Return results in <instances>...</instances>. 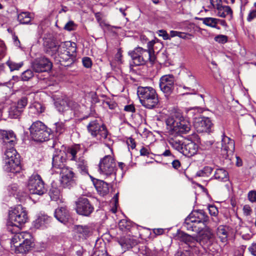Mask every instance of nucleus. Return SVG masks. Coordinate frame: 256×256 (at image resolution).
Segmentation results:
<instances>
[{
  "instance_id": "0e129e2a",
  "label": "nucleus",
  "mask_w": 256,
  "mask_h": 256,
  "mask_svg": "<svg viewBox=\"0 0 256 256\" xmlns=\"http://www.w3.org/2000/svg\"><path fill=\"white\" fill-rule=\"evenodd\" d=\"M124 110L128 112H134L136 111V108L133 104H128L124 106Z\"/></svg>"
},
{
  "instance_id": "1a4fd4ad",
  "label": "nucleus",
  "mask_w": 256,
  "mask_h": 256,
  "mask_svg": "<svg viewBox=\"0 0 256 256\" xmlns=\"http://www.w3.org/2000/svg\"><path fill=\"white\" fill-rule=\"evenodd\" d=\"M176 237L177 240L186 244L190 248L189 251L192 252L198 256H200L202 253L204 248L201 245V242L198 240V238L180 230L178 231Z\"/></svg>"
},
{
  "instance_id": "412c9836",
  "label": "nucleus",
  "mask_w": 256,
  "mask_h": 256,
  "mask_svg": "<svg viewBox=\"0 0 256 256\" xmlns=\"http://www.w3.org/2000/svg\"><path fill=\"white\" fill-rule=\"evenodd\" d=\"M221 150L224 154H232L234 150V140L227 136L224 132H222V136Z\"/></svg>"
},
{
  "instance_id": "393cba45",
  "label": "nucleus",
  "mask_w": 256,
  "mask_h": 256,
  "mask_svg": "<svg viewBox=\"0 0 256 256\" xmlns=\"http://www.w3.org/2000/svg\"><path fill=\"white\" fill-rule=\"evenodd\" d=\"M34 246L30 237L26 236L18 245L16 246L15 252L18 253H25L28 252Z\"/></svg>"
},
{
  "instance_id": "cd10ccee",
  "label": "nucleus",
  "mask_w": 256,
  "mask_h": 256,
  "mask_svg": "<svg viewBox=\"0 0 256 256\" xmlns=\"http://www.w3.org/2000/svg\"><path fill=\"white\" fill-rule=\"evenodd\" d=\"M168 135V140L169 144L172 148L181 153L184 144V142H182V140H180L182 138H178L179 136Z\"/></svg>"
},
{
  "instance_id": "603ef678",
  "label": "nucleus",
  "mask_w": 256,
  "mask_h": 256,
  "mask_svg": "<svg viewBox=\"0 0 256 256\" xmlns=\"http://www.w3.org/2000/svg\"><path fill=\"white\" fill-rule=\"evenodd\" d=\"M76 28V25L72 20L68 22L64 26V29L68 31L74 30Z\"/></svg>"
},
{
  "instance_id": "de8ad7c7",
  "label": "nucleus",
  "mask_w": 256,
  "mask_h": 256,
  "mask_svg": "<svg viewBox=\"0 0 256 256\" xmlns=\"http://www.w3.org/2000/svg\"><path fill=\"white\" fill-rule=\"evenodd\" d=\"M6 64L9 67L10 71L18 70L23 65L22 62L17 63L12 60H9L6 62Z\"/></svg>"
},
{
  "instance_id": "b1692460",
  "label": "nucleus",
  "mask_w": 256,
  "mask_h": 256,
  "mask_svg": "<svg viewBox=\"0 0 256 256\" xmlns=\"http://www.w3.org/2000/svg\"><path fill=\"white\" fill-rule=\"evenodd\" d=\"M118 242L122 250L126 252L137 244V241L130 236H121L118 239Z\"/></svg>"
},
{
  "instance_id": "a211bd4d",
  "label": "nucleus",
  "mask_w": 256,
  "mask_h": 256,
  "mask_svg": "<svg viewBox=\"0 0 256 256\" xmlns=\"http://www.w3.org/2000/svg\"><path fill=\"white\" fill-rule=\"evenodd\" d=\"M196 233L198 236L195 237L198 238L200 242H207L210 241L214 238V234L212 230L208 225L200 226Z\"/></svg>"
},
{
  "instance_id": "20e7f679",
  "label": "nucleus",
  "mask_w": 256,
  "mask_h": 256,
  "mask_svg": "<svg viewBox=\"0 0 256 256\" xmlns=\"http://www.w3.org/2000/svg\"><path fill=\"white\" fill-rule=\"evenodd\" d=\"M137 94L142 105L148 109L156 108L160 102L156 90L151 86H138Z\"/></svg>"
},
{
  "instance_id": "c9c22d12",
  "label": "nucleus",
  "mask_w": 256,
  "mask_h": 256,
  "mask_svg": "<svg viewBox=\"0 0 256 256\" xmlns=\"http://www.w3.org/2000/svg\"><path fill=\"white\" fill-rule=\"evenodd\" d=\"M45 107L38 102H34L30 104L29 106V113L38 116L44 112Z\"/></svg>"
},
{
  "instance_id": "4c0bfd02",
  "label": "nucleus",
  "mask_w": 256,
  "mask_h": 256,
  "mask_svg": "<svg viewBox=\"0 0 256 256\" xmlns=\"http://www.w3.org/2000/svg\"><path fill=\"white\" fill-rule=\"evenodd\" d=\"M214 177L219 181L226 182L228 180V174L224 168H218L215 172Z\"/></svg>"
},
{
  "instance_id": "9b49d317",
  "label": "nucleus",
  "mask_w": 256,
  "mask_h": 256,
  "mask_svg": "<svg viewBox=\"0 0 256 256\" xmlns=\"http://www.w3.org/2000/svg\"><path fill=\"white\" fill-rule=\"evenodd\" d=\"M60 172V183L64 188H70L76 184V176L72 168L64 166Z\"/></svg>"
},
{
  "instance_id": "9d476101",
  "label": "nucleus",
  "mask_w": 256,
  "mask_h": 256,
  "mask_svg": "<svg viewBox=\"0 0 256 256\" xmlns=\"http://www.w3.org/2000/svg\"><path fill=\"white\" fill-rule=\"evenodd\" d=\"M28 188L31 194L42 195L46 190L40 176L38 174L32 175L29 178Z\"/></svg>"
},
{
  "instance_id": "7c9ffc66",
  "label": "nucleus",
  "mask_w": 256,
  "mask_h": 256,
  "mask_svg": "<svg viewBox=\"0 0 256 256\" xmlns=\"http://www.w3.org/2000/svg\"><path fill=\"white\" fill-rule=\"evenodd\" d=\"M94 186L98 193L104 196L109 192V185L108 182L102 180H98L94 184Z\"/></svg>"
},
{
  "instance_id": "774afa93",
  "label": "nucleus",
  "mask_w": 256,
  "mask_h": 256,
  "mask_svg": "<svg viewBox=\"0 0 256 256\" xmlns=\"http://www.w3.org/2000/svg\"><path fill=\"white\" fill-rule=\"evenodd\" d=\"M248 250L253 256H256V243L252 244Z\"/></svg>"
},
{
  "instance_id": "bb28decb",
  "label": "nucleus",
  "mask_w": 256,
  "mask_h": 256,
  "mask_svg": "<svg viewBox=\"0 0 256 256\" xmlns=\"http://www.w3.org/2000/svg\"><path fill=\"white\" fill-rule=\"evenodd\" d=\"M55 218L60 222L66 224L70 218L69 211L65 206L58 208L54 212Z\"/></svg>"
},
{
  "instance_id": "39448f33",
  "label": "nucleus",
  "mask_w": 256,
  "mask_h": 256,
  "mask_svg": "<svg viewBox=\"0 0 256 256\" xmlns=\"http://www.w3.org/2000/svg\"><path fill=\"white\" fill-rule=\"evenodd\" d=\"M153 52V50H146L138 46L129 51L128 54L131 57L134 64L138 66L144 64L148 60L154 62L155 56Z\"/></svg>"
},
{
  "instance_id": "f8f14e48",
  "label": "nucleus",
  "mask_w": 256,
  "mask_h": 256,
  "mask_svg": "<svg viewBox=\"0 0 256 256\" xmlns=\"http://www.w3.org/2000/svg\"><path fill=\"white\" fill-rule=\"evenodd\" d=\"M176 80L172 74H166L162 76L159 81V86L165 96H170L174 88Z\"/></svg>"
},
{
  "instance_id": "c03bdc74",
  "label": "nucleus",
  "mask_w": 256,
  "mask_h": 256,
  "mask_svg": "<svg viewBox=\"0 0 256 256\" xmlns=\"http://www.w3.org/2000/svg\"><path fill=\"white\" fill-rule=\"evenodd\" d=\"M55 126V132L58 134H60L66 130L68 125L66 124V121L64 122H58L54 124Z\"/></svg>"
},
{
  "instance_id": "f257e3e1",
  "label": "nucleus",
  "mask_w": 256,
  "mask_h": 256,
  "mask_svg": "<svg viewBox=\"0 0 256 256\" xmlns=\"http://www.w3.org/2000/svg\"><path fill=\"white\" fill-rule=\"evenodd\" d=\"M166 123L168 133L172 136L188 134L191 128L189 120L179 112H176L169 116Z\"/></svg>"
},
{
  "instance_id": "3c124183",
  "label": "nucleus",
  "mask_w": 256,
  "mask_h": 256,
  "mask_svg": "<svg viewBox=\"0 0 256 256\" xmlns=\"http://www.w3.org/2000/svg\"><path fill=\"white\" fill-rule=\"evenodd\" d=\"M34 76V72L30 70H28L22 74L21 78L22 80L24 81H28Z\"/></svg>"
},
{
  "instance_id": "69168bd1",
  "label": "nucleus",
  "mask_w": 256,
  "mask_h": 256,
  "mask_svg": "<svg viewBox=\"0 0 256 256\" xmlns=\"http://www.w3.org/2000/svg\"><path fill=\"white\" fill-rule=\"evenodd\" d=\"M210 2L213 8H217L218 5H222L221 0H210Z\"/></svg>"
},
{
  "instance_id": "0eeeda50",
  "label": "nucleus",
  "mask_w": 256,
  "mask_h": 256,
  "mask_svg": "<svg viewBox=\"0 0 256 256\" xmlns=\"http://www.w3.org/2000/svg\"><path fill=\"white\" fill-rule=\"evenodd\" d=\"M100 174L106 177H110L112 180L116 179V165L112 154L105 156L100 160L98 164Z\"/></svg>"
},
{
  "instance_id": "37998d69",
  "label": "nucleus",
  "mask_w": 256,
  "mask_h": 256,
  "mask_svg": "<svg viewBox=\"0 0 256 256\" xmlns=\"http://www.w3.org/2000/svg\"><path fill=\"white\" fill-rule=\"evenodd\" d=\"M18 20L22 24H28L30 22L32 18L29 12H23L18 14Z\"/></svg>"
},
{
  "instance_id": "2eb2a0df",
  "label": "nucleus",
  "mask_w": 256,
  "mask_h": 256,
  "mask_svg": "<svg viewBox=\"0 0 256 256\" xmlns=\"http://www.w3.org/2000/svg\"><path fill=\"white\" fill-rule=\"evenodd\" d=\"M76 212L80 215L88 216L94 210V206L86 198H79L76 201Z\"/></svg>"
},
{
  "instance_id": "052dcab7",
  "label": "nucleus",
  "mask_w": 256,
  "mask_h": 256,
  "mask_svg": "<svg viewBox=\"0 0 256 256\" xmlns=\"http://www.w3.org/2000/svg\"><path fill=\"white\" fill-rule=\"evenodd\" d=\"M178 37L184 40H190L194 37V35L190 33L180 32Z\"/></svg>"
},
{
  "instance_id": "13d9d810",
  "label": "nucleus",
  "mask_w": 256,
  "mask_h": 256,
  "mask_svg": "<svg viewBox=\"0 0 256 256\" xmlns=\"http://www.w3.org/2000/svg\"><path fill=\"white\" fill-rule=\"evenodd\" d=\"M83 66L86 68H90L92 66V62L91 59L88 57H84L82 60Z\"/></svg>"
},
{
  "instance_id": "f3484780",
  "label": "nucleus",
  "mask_w": 256,
  "mask_h": 256,
  "mask_svg": "<svg viewBox=\"0 0 256 256\" xmlns=\"http://www.w3.org/2000/svg\"><path fill=\"white\" fill-rule=\"evenodd\" d=\"M33 70L36 72H46L52 68V62L45 57H40L36 59L32 64Z\"/></svg>"
},
{
  "instance_id": "7ed1b4c3",
  "label": "nucleus",
  "mask_w": 256,
  "mask_h": 256,
  "mask_svg": "<svg viewBox=\"0 0 256 256\" xmlns=\"http://www.w3.org/2000/svg\"><path fill=\"white\" fill-rule=\"evenodd\" d=\"M76 44L75 42H65L59 46L58 60L61 66H69L76 60Z\"/></svg>"
},
{
  "instance_id": "680f3d73",
  "label": "nucleus",
  "mask_w": 256,
  "mask_h": 256,
  "mask_svg": "<svg viewBox=\"0 0 256 256\" xmlns=\"http://www.w3.org/2000/svg\"><path fill=\"white\" fill-rule=\"evenodd\" d=\"M244 214L245 216H250L252 213V209L251 207L248 204L244 205L242 208Z\"/></svg>"
},
{
  "instance_id": "6ab92c4d",
  "label": "nucleus",
  "mask_w": 256,
  "mask_h": 256,
  "mask_svg": "<svg viewBox=\"0 0 256 256\" xmlns=\"http://www.w3.org/2000/svg\"><path fill=\"white\" fill-rule=\"evenodd\" d=\"M195 222L198 226L208 225L209 222V217L206 213L202 210H198L192 212L190 214Z\"/></svg>"
},
{
  "instance_id": "dca6fc26",
  "label": "nucleus",
  "mask_w": 256,
  "mask_h": 256,
  "mask_svg": "<svg viewBox=\"0 0 256 256\" xmlns=\"http://www.w3.org/2000/svg\"><path fill=\"white\" fill-rule=\"evenodd\" d=\"M194 126L198 132H210L212 128V124L208 118L195 117Z\"/></svg>"
},
{
  "instance_id": "423d86ee",
  "label": "nucleus",
  "mask_w": 256,
  "mask_h": 256,
  "mask_svg": "<svg viewBox=\"0 0 256 256\" xmlns=\"http://www.w3.org/2000/svg\"><path fill=\"white\" fill-rule=\"evenodd\" d=\"M30 135L36 142H44L50 140L51 130L42 122L37 120L32 123L30 128Z\"/></svg>"
},
{
  "instance_id": "aec40b11",
  "label": "nucleus",
  "mask_w": 256,
  "mask_h": 256,
  "mask_svg": "<svg viewBox=\"0 0 256 256\" xmlns=\"http://www.w3.org/2000/svg\"><path fill=\"white\" fill-rule=\"evenodd\" d=\"M2 168L7 172H19L22 168L20 160L16 158L15 161L12 160H4Z\"/></svg>"
},
{
  "instance_id": "ea45409f",
  "label": "nucleus",
  "mask_w": 256,
  "mask_h": 256,
  "mask_svg": "<svg viewBox=\"0 0 256 256\" xmlns=\"http://www.w3.org/2000/svg\"><path fill=\"white\" fill-rule=\"evenodd\" d=\"M199 20L202 22V23L206 26H208L210 27L216 28L217 29H220L219 27H218L216 24L218 23V19L214 18H199Z\"/></svg>"
},
{
  "instance_id": "864d4df0",
  "label": "nucleus",
  "mask_w": 256,
  "mask_h": 256,
  "mask_svg": "<svg viewBox=\"0 0 256 256\" xmlns=\"http://www.w3.org/2000/svg\"><path fill=\"white\" fill-rule=\"evenodd\" d=\"M103 104H106L110 110H114L117 106L116 103L110 99L104 101Z\"/></svg>"
},
{
  "instance_id": "f03ea898",
  "label": "nucleus",
  "mask_w": 256,
  "mask_h": 256,
  "mask_svg": "<svg viewBox=\"0 0 256 256\" xmlns=\"http://www.w3.org/2000/svg\"><path fill=\"white\" fill-rule=\"evenodd\" d=\"M28 220L27 212L22 205H18L9 212L7 228L11 232H19L22 226Z\"/></svg>"
},
{
  "instance_id": "6e6552de",
  "label": "nucleus",
  "mask_w": 256,
  "mask_h": 256,
  "mask_svg": "<svg viewBox=\"0 0 256 256\" xmlns=\"http://www.w3.org/2000/svg\"><path fill=\"white\" fill-rule=\"evenodd\" d=\"M87 129L92 136L100 141L106 143L110 140L106 126L100 124L97 119L91 120L87 126Z\"/></svg>"
},
{
  "instance_id": "c756f323",
  "label": "nucleus",
  "mask_w": 256,
  "mask_h": 256,
  "mask_svg": "<svg viewBox=\"0 0 256 256\" xmlns=\"http://www.w3.org/2000/svg\"><path fill=\"white\" fill-rule=\"evenodd\" d=\"M74 230L78 236L82 240L86 239L90 234V228L87 226H76Z\"/></svg>"
},
{
  "instance_id": "a878e982",
  "label": "nucleus",
  "mask_w": 256,
  "mask_h": 256,
  "mask_svg": "<svg viewBox=\"0 0 256 256\" xmlns=\"http://www.w3.org/2000/svg\"><path fill=\"white\" fill-rule=\"evenodd\" d=\"M4 148L14 146L16 142V137L12 131H3L1 134Z\"/></svg>"
},
{
  "instance_id": "a18cd8bd",
  "label": "nucleus",
  "mask_w": 256,
  "mask_h": 256,
  "mask_svg": "<svg viewBox=\"0 0 256 256\" xmlns=\"http://www.w3.org/2000/svg\"><path fill=\"white\" fill-rule=\"evenodd\" d=\"M213 168L212 167L206 166L202 169L198 171L196 173V176L208 177L212 172Z\"/></svg>"
},
{
  "instance_id": "49530a36",
  "label": "nucleus",
  "mask_w": 256,
  "mask_h": 256,
  "mask_svg": "<svg viewBox=\"0 0 256 256\" xmlns=\"http://www.w3.org/2000/svg\"><path fill=\"white\" fill-rule=\"evenodd\" d=\"M23 112L16 106H12L9 110V116L12 118H18Z\"/></svg>"
},
{
  "instance_id": "09e8293b",
  "label": "nucleus",
  "mask_w": 256,
  "mask_h": 256,
  "mask_svg": "<svg viewBox=\"0 0 256 256\" xmlns=\"http://www.w3.org/2000/svg\"><path fill=\"white\" fill-rule=\"evenodd\" d=\"M132 226V222L126 219L120 220L118 223L120 228L122 230H130Z\"/></svg>"
},
{
  "instance_id": "e433bc0d",
  "label": "nucleus",
  "mask_w": 256,
  "mask_h": 256,
  "mask_svg": "<svg viewBox=\"0 0 256 256\" xmlns=\"http://www.w3.org/2000/svg\"><path fill=\"white\" fill-rule=\"evenodd\" d=\"M228 228L224 226H220L216 230V234L223 242H226L228 236Z\"/></svg>"
},
{
  "instance_id": "bf43d9fd",
  "label": "nucleus",
  "mask_w": 256,
  "mask_h": 256,
  "mask_svg": "<svg viewBox=\"0 0 256 256\" xmlns=\"http://www.w3.org/2000/svg\"><path fill=\"white\" fill-rule=\"evenodd\" d=\"M158 34L160 36H162L164 40H170V36L166 30H158Z\"/></svg>"
},
{
  "instance_id": "5701e85b",
  "label": "nucleus",
  "mask_w": 256,
  "mask_h": 256,
  "mask_svg": "<svg viewBox=\"0 0 256 256\" xmlns=\"http://www.w3.org/2000/svg\"><path fill=\"white\" fill-rule=\"evenodd\" d=\"M198 146L194 142L187 140L184 142L181 153L184 155L190 157L196 154Z\"/></svg>"
},
{
  "instance_id": "c85d7f7f",
  "label": "nucleus",
  "mask_w": 256,
  "mask_h": 256,
  "mask_svg": "<svg viewBox=\"0 0 256 256\" xmlns=\"http://www.w3.org/2000/svg\"><path fill=\"white\" fill-rule=\"evenodd\" d=\"M52 218L46 214H40L34 222V226L36 228L46 226L51 221Z\"/></svg>"
},
{
  "instance_id": "f704fd0d",
  "label": "nucleus",
  "mask_w": 256,
  "mask_h": 256,
  "mask_svg": "<svg viewBox=\"0 0 256 256\" xmlns=\"http://www.w3.org/2000/svg\"><path fill=\"white\" fill-rule=\"evenodd\" d=\"M6 149L4 160H12L15 161V159L20 160V154L14 148V146L4 148Z\"/></svg>"
},
{
  "instance_id": "338daca9",
  "label": "nucleus",
  "mask_w": 256,
  "mask_h": 256,
  "mask_svg": "<svg viewBox=\"0 0 256 256\" xmlns=\"http://www.w3.org/2000/svg\"><path fill=\"white\" fill-rule=\"evenodd\" d=\"M127 144L128 146H130L132 149L134 148L136 146L134 142V140L131 138H128V140L127 141Z\"/></svg>"
},
{
  "instance_id": "4be33fe9",
  "label": "nucleus",
  "mask_w": 256,
  "mask_h": 256,
  "mask_svg": "<svg viewBox=\"0 0 256 256\" xmlns=\"http://www.w3.org/2000/svg\"><path fill=\"white\" fill-rule=\"evenodd\" d=\"M66 161V153L62 150H56L53 154L52 164L53 168L62 169L64 166Z\"/></svg>"
},
{
  "instance_id": "8fccbe9b",
  "label": "nucleus",
  "mask_w": 256,
  "mask_h": 256,
  "mask_svg": "<svg viewBox=\"0 0 256 256\" xmlns=\"http://www.w3.org/2000/svg\"><path fill=\"white\" fill-rule=\"evenodd\" d=\"M28 104V99L26 97H22L18 101L16 104H14L22 112Z\"/></svg>"
},
{
  "instance_id": "ddd939ff",
  "label": "nucleus",
  "mask_w": 256,
  "mask_h": 256,
  "mask_svg": "<svg viewBox=\"0 0 256 256\" xmlns=\"http://www.w3.org/2000/svg\"><path fill=\"white\" fill-rule=\"evenodd\" d=\"M182 82V84H180L178 86L187 91L183 94H195V88L198 85V82L191 72L186 71L183 76Z\"/></svg>"
},
{
  "instance_id": "2f4dec72",
  "label": "nucleus",
  "mask_w": 256,
  "mask_h": 256,
  "mask_svg": "<svg viewBox=\"0 0 256 256\" xmlns=\"http://www.w3.org/2000/svg\"><path fill=\"white\" fill-rule=\"evenodd\" d=\"M218 16L221 18H226L228 16L230 20L232 18V11L230 6H218L217 8Z\"/></svg>"
},
{
  "instance_id": "6e6d98bb",
  "label": "nucleus",
  "mask_w": 256,
  "mask_h": 256,
  "mask_svg": "<svg viewBox=\"0 0 256 256\" xmlns=\"http://www.w3.org/2000/svg\"><path fill=\"white\" fill-rule=\"evenodd\" d=\"M210 214L212 216H216L218 214V210L214 205H209L208 207Z\"/></svg>"
},
{
  "instance_id": "5fc2aeb1",
  "label": "nucleus",
  "mask_w": 256,
  "mask_h": 256,
  "mask_svg": "<svg viewBox=\"0 0 256 256\" xmlns=\"http://www.w3.org/2000/svg\"><path fill=\"white\" fill-rule=\"evenodd\" d=\"M214 40L219 43L224 44L227 42L228 38L226 36L220 34L216 36Z\"/></svg>"
},
{
  "instance_id": "4468645a",
  "label": "nucleus",
  "mask_w": 256,
  "mask_h": 256,
  "mask_svg": "<svg viewBox=\"0 0 256 256\" xmlns=\"http://www.w3.org/2000/svg\"><path fill=\"white\" fill-rule=\"evenodd\" d=\"M56 38L52 34L47 35L44 38V46L45 52L54 58H57L56 54L58 56L59 46Z\"/></svg>"
},
{
  "instance_id": "58836bf2",
  "label": "nucleus",
  "mask_w": 256,
  "mask_h": 256,
  "mask_svg": "<svg viewBox=\"0 0 256 256\" xmlns=\"http://www.w3.org/2000/svg\"><path fill=\"white\" fill-rule=\"evenodd\" d=\"M80 150V146L75 145L68 148L66 156L71 160H76V155Z\"/></svg>"
},
{
  "instance_id": "79ce46f5",
  "label": "nucleus",
  "mask_w": 256,
  "mask_h": 256,
  "mask_svg": "<svg viewBox=\"0 0 256 256\" xmlns=\"http://www.w3.org/2000/svg\"><path fill=\"white\" fill-rule=\"evenodd\" d=\"M77 162V166L80 173L83 174H88L87 162L83 158H80Z\"/></svg>"
},
{
  "instance_id": "473e14b6",
  "label": "nucleus",
  "mask_w": 256,
  "mask_h": 256,
  "mask_svg": "<svg viewBox=\"0 0 256 256\" xmlns=\"http://www.w3.org/2000/svg\"><path fill=\"white\" fill-rule=\"evenodd\" d=\"M190 215L185 219V221L183 224V227L188 230L197 232L200 226H198Z\"/></svg>"
},
{
  "instance_id": "a19ab883",
  "label": "nucleus",
  "mask_w": 256,
  "mask_h": 256,
  "mask_svg": "<svg viewBox=\"0 0 256 256\" xmlns=\"http://www.w3.org/2000/svg\"><path fill=\"white\" fill-rule=\"evenodd\" d=\"M49 196L52 200L58 202H62V195L60 192L58 188L52 187L49 191Z\"/></svg>"
},
{
  "instance_id": "4d7b16f0",
  "label": "nucleus",
  "mask_w": 256,
  "mask_h": 256,
  "mask_svg": "<svg viewBox=\"0 0 256 256\" xmlns=\"http://www.w3.org/2000/svg\"><path fill=\"white\" fill-rule=\"evenodd\" d=\"M248 198L250 202H256V190L250 191L248 194Z\"/></svg>"
},
{
  "instance_id": "e2e57ef3",
  "label": "nucleus",
  "mask_w": 256,
  "mask_h": 256,
  "mask_svg": "<svg viewBox=\"0 0 256 256\" xmlns=\"http://www.w3.org/2000/svg\"><path fill=\"white\" fill-rule=\"evenodd\" d=\"M256 18V10H251L248 16L247 20L249 22Z\"/></svg>"
},
{
  "instance_id": "72a5a7b5",
  "label": "nucleus",
  "mask_w": 256,
  "mask_h": 256,
  "mask_svg": "<svg viewBox=\"0 0 256 256\" xmlns=\"http://www.w3.org/2000/svg\"><path fill=\"white\" fill-rule=\"evenodd\" d=\"M15 233L16 234L12 238L10 242L11 247H14V250L16 249V246L18 245V243L21 242L26 236L31 237L30 235L28 232H17Z\"/></svg>"
}]
</instances>
